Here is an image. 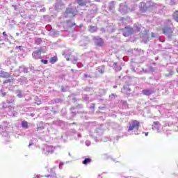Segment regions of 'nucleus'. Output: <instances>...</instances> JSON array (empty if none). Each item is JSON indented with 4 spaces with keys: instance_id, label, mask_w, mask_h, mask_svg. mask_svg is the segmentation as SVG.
I'll use <instances>...</instances> for the list:
<instances>
[{
    "instance_id": "39",
    "label": "nucleus",
    "mask_w": 178,
    "mask_h": 178,
    "mask_svg": "<svg viewBox=\"0 0 178 178\" xmlns=\"http://www.w3.org/2000/svg\"><path fill=\"white\" fill-rule=\"evenodd\" d=\"M5 41H9V39H8V37L5 38Z\"/></svg>"
},
{
    "instance_id": "22",
    "label": "nucleus",
    "mask_w": 178,
    "mask_h": 178,
    "mask_svg": "<svg viewBox=\"0 0 178 178\" xmlns=\"http://www.w3.org/2000/svg\"><path fill=\"white\" fill-rule=\"evenodd\" d=\"M78 3L81 6H84L86 5V0H78Z\"/></svg>"
},
{
    "instance_id": "45",
    "label": "nucleus",
    "mask_w": 178,
    "mask_h": 178,
    "mask_svg": "<svg viewBox=\"0 0 178 178\" xmlns=\"http://www.w3.org/2000/svg\"><path fill=\"white\" fill-rule=\"evenodd\" d=\"M69 156H72V154L70 153H68Z\"/></svg>"
},
{
    "instance_id": "37",
    "label": "nucleus",
    "mask_w": 178,
    "mask_h": 178,
    "mask_svg": "<svg viewBox=\"0 0 178 178\" xmlns=\"http://www.w3.org/2000/svg\"><path fill=\"white\" fill-rule=\"evenodd\" d=\"M31 145H33V141H30V143H29V147H31Z\"/></svg>"
},
{
    "instance_id": "38",
    "label": "nucleus",
    "mask_w": 178,
    "mask_h": 178,
    "mask_svg": "<svg viewBox=\"0 0 178 178\" xmlns=\"http://www.w3.org/2000/svg\"><path fill=\"white\" fill-rule=\"evenodd\" d=\"M152 37L153 38H155V33H152Z\"/></svg>"
},
{
    "instance_id": "17",
    "label": "nucleus",
    "mask_w": 178,
    "mask_h": 178,
    "mask_svg": "<svg viewBox=\"0 0 178 178\" xmlns=\"http://www.w3.org/2000/svg\"><path fill=\"white\" fill-rule=\"evenodd\" d=\"M22 127H24V129H28L29 128V122H27L26 121H23L22 122Z\"/></svg>"
},
{
    "instance_id": "40",
    "label": "nucleus",
    "mask_w": 178,
    "mask_h": 178,
    "mask_svg": "<svg viewBox=\"0 0 178 178\" xmlns=\"http://www.w3.org/2000/svg\"><path fill=\"white\" fill-rule=\"evenodd\" d=\"M60 8H62V1H60Z\"/></svg>"
},
{
    "instance_id": "6",
    "label": "nucleus",
    "mask_w": 178,
    "mask_h": 178,
    "mask_svg": "<svg viewBox=\"0 0 178 178\" xmlns=\"http://www.w3.org/2000/svg\"><path fill=\"white\" fill-rule=\"evenodd\" d=\"M32 56L33 59H40L41 58V49L35 51L32 54Z\"/></svg>"
},
{
    "instance_id": "27",
    "label": "nucleus",
    "mask_w": 178,
    "mask_h": 178,
    "mask_svg": "<svg viewBox=\"0 0 178 178\" xmlns=\"http://www.w3.org/2000/svg\"><path fill=\"white\" fill-rule=\"evenodd\" d=\"M42 63H44V65H47L48 63V60H41Z\"/></svg>"
},
{
    "instance_id": "42",
    "label": "nucleus",
    "mask_w": 178,
    "mask_h": 178,
    "mask_svg": "<svg viewBox=\"0 0 178 178\" xmlns=\"http://www.w3.org/2000/svg\"><path fill=\"white\" fill-rule=\"evenodd\" d=\"M85 77H90V76L87 75L86 74H85Z\"/></svg>"
},
{
    "instance_id": "19",
    "label": "nucleus",
    "mask_w": 178,
    "mask_h": 178,
    "mask_svg": "<svg viewBox=\"0 0 178 178\" xmlns=\"http://www.w3.org/2000/svg\"><path fill=\"white\" fill-rule=\"evenodd\" d=\"M90 163H91V159L90 158H87L83 161V165H88Z\"/></svg>"
},
{
    "instance_id": "48",
    "label": "nucleus",
    "mask_w": 178,
    "mask_h": 178,
    "mask_svg": "<svg viewBox=\"0 0 178 178\" xmlns=\"http://www.w3.org/2000/svg\"><path fill=\"white\" fill-rule=\"evenodd\" d=\"M62 91H65L63 88L62 89Z\"/></svg>"
},
{
    "instance_id": "25",
    "label": "nucleus",
    "mask_w": 178,
    "mask_h": 178,
    "mask_svg": "<svg viewBox=\"0 0 178 178\" xmlns=\"http://www.w3.org/2000/svg\"><path fill=\"white\" fill-rule=\"evenodd\" d=\"M1 76L3 77H9V74H8L7 72H3Z\"/></svg>"
},
{
    "instance_id": "30",
    "label": "nucleus",
    "mask_w": 178,
    "mask_h": 178,
    "mask_svg": "<svg viewBox=\"0 0 178 178\" xmlns=\"http://www.w3.org/2000/svg\"><path fill=\"white\" fill-rule=\"evenodd\" d=\"M72 63L76 64L77 63V58H74L72 60Z\"/></svg>"
},
{
    "instance_id": "47",
    "label": "nucleus",
    "mask_w": 178,
    "mask_h": 178,
    "mask_svg": "<svg viewBox=\"0 0 178 178\" xmlns=\"http://www.w3.org/2000/svg\"><path fill=\"white\" fill-rule=\"evenodd\" d=\"M67 60H70V59H69V58H67Z\"/></svg>"
},
{
    "instance_id": "12",
    "label": "nucleus",
    "mask_w": 178,
    "mask_h": 178,
    "mask_svg": "<svg viewBox=\"0 0 178 178\" xmlns=\"http://www.w3.org/2000/svg\"><path fill=\"white\" fill-rule=\"evenodd\" d=\"M95 42L97 45H102L103 44L102 39L99 38H95Z\"/></svg>"
},
{
    "instance_id": "33",
    "label": "nucleus",
    "mask_w": 178,
    "mask_h": 178,
    "mask_svg": "<svg viewBox=\"0 0 178 178\" xmlns=\"http://www.w3.org/2000/svg\"><path fill=\"white\" fill-rule=\"evenodd\" d=\"M37 105H41V101H38L35 102Z\"/></svg>"
},
{
    "instance_id": "20",
    "label": "nucleus",
    "mask_w": 178,
    "mask_h": 178,
    "mask_svg": "<svg viewBox=\"0 0 178 178\" xmlns=\"http://www.w3.org/2000/svg\"><path fill=\"white\" fill-rule=\"evenodd\" d=\"M56 62H58V58L57 57H52L50 58V63L54 64L56 63Z\"/></svg>"
},
{
    "instance_id": "5",
    "label": "nucleus",
    "mask_w": 178,
    "mask_h": 178,
    "mask_svg": "<svg viewBox=\"0 0 178 178\" xmlns=\"http://www.w3.org/2000/svg\"><path fill=\"white\" fill-rule=\"evenodd\" d=\"M163 33L165 34V35H168L170 38L172 37V34L173 33V29L172 28H164L163 29Z\"/></svg>"
},
{
    "instance_id": "44",
    "label": "nucleus",
    "mask_w": 178,
    "mask_h": 178,
    "mask_svg": "<svg viewBox=\"0 0 178 178\" xmlns=\"http://www.w3.org/2000/svg\"><path fill=\"white\" fill-rule=\"evenodd\" d=\"M31 116H32V118L34 117V114L31 113Z\"/></svg>"
},
{
    "instance_id": "18",
    "label": "nucleus",
    "mask_w": 178,
    "mask_h": 178,
    "mask_svg": "<svg viewBox=\"0 0 178 178\" xmlns=\"http://www.w3.org/2000/svg\"><path fill=\"white\" fill-rule=\"evenodd\" d=\"M134 29H136V31H140V29H141V24H134Z\"/></svg>"
},
{
    "instance_id": "34",
    "label": "nucleus",
    "mask_w": 178,
    "mask_h": 178,
    "mask_svg": "<svg viewBox=\"0 0 178 178\" xmlns=\"http://www.w3.org/2000/svg\"><path fill=\"white\" fill-rule=\"evenodd\" d=\"M4 83H10V79H7L4 81Z\"/></svg>"
},
{
    "instance_id": "43",
    "label": "nucleus",
    "mask_w": 178,
    "mask_h": 178,
    "mask_svg": "<svg viewBox=\"0 0 178 178\" xmlns=\"http://www.w3.org/2000/svg\"><path fill=\"white\" fill-rule=\"evenodd\" d=\"M99 73H102V70H99Z\"/></svg>"
},
{
    "instance_id": "41",
    "label": "nucleus",
    "mask_w": 178,
    "mask_h": 178,
    "mask_svg": "<svg viewBox=\"0 0 178 178\" xmlns=\"http://www.w3.org/2000/svg\"><path fill=\"white\" fill-rule=\"evenodd\" d=\"M172 74H173V72H170V75L172 76Z\"/></svg>"
},
{
    "instance_id": "15",
    "label": "nucleus",
    "mask_w": 178,
    "mask_h": 178,
    "mask_svg": "<svg viewBox=\"0 0 178 178\" xmlns=\"http://www.w3.org/2000/svg\"><path fill=\"white\" fill-rule=\"evenodd\" d=\"M143 94H144V95H151V94H152V90H143Z\"/></svg>"
},
{
    "instance_id": "13",
    "label": "nucleus",
    "mask_w": 178,
    "mask_h": 178,
    "mask_svg": "<svg viewBox=\"0 0 178 178\" xmlns=\"http://www.w3.org/2000/svg\"><path fill=\"white\" fill-rule=\"evenodd\" d=\"M113 66L116 72H120V70H122V67H118V64L116 63H114Z\"/></svg>"
},
{
    "instance_id": "8",
    "label": "nucleus",
    "mask_w": 178,
    "mask_h": 178,
    "mask_svg": "<svg viewBox=\"0 0 178 178\" xmlns=\"http://www.w3.org/2000/svg\"><path fill=\"white\" fill-rule=\"evenodd\" d=\"M67 15L70 16V17H72V16H75L76 15V11L73 8H67L66 10Z\"/></svg>"
},
{
    "instance_id": "21",
    "label": "nucleus",
    "mask_w": 178,
    "mask_h": 178,
    "mask_svg": "<svg viewBox=\"0 0 178 178\" xmlns=\"http://www.w3.org/2000/svg\"><path fill=\"white\" fill-rule=\"evenodd\" d=\"M175 22H178V10L175 11L173 14Z\"/></svg>"
},
{
    "instance_id": "29",
    "label": "nucleus",
    "mask_w": 178,
    "mask_h": 178,
    "mask_svg": "<svg viewBox=\"0 0 178 178\" xmlns=\"http://www.w3.org/2000/svg\"><path fill=\"white\" fill-rule=\"evenodd\" d=\"M86 145H87V147H90V145H91V142L87 140V141L86 142Z\"/></svg>"
},
{
    "instance_id": "11",
    "label": "nucleus",
    "mask_w": 178,
    "mask_h": 178,
    "mask_svg": "<svg viewBox=\"0 0 178 178\" xmlns=\"http://www.w3.org/2000/svg\"><path fill=\"white\" fill-rule=\"evenodd\" d=\"M27 72H29V69L28 68H25L24 66H20L19 67V73H27Z\"/></svg>"
},
{
    "instance_id": "31",
    "label": "nucleus",
    "mask_w": 178,
    "mask_h": 178,
    "mask_svg": "<svg viewBox=\"0 0 178 178\" xmlns=\"http://www.w3.org/2000/svg\"><path fill=\"white\" fill-rule=\"evenodd\" d=\"M0 94H1L2 97H5V95H6V92H2V91H0Z\"/></svg>"
},
{
    "instance_id": "2",
    "label": "nucleus",
    "mask_w": 178,
    "mask_h": 178,
    "mask_svg": "<svg viewBox=\"0 0 178 178\" xmlns=\"http://www.w3.org/2000/svg\"><path fill=\"white\" fill-rule=\"evenodd\" d=\"M54 152H55V147H54L53 146L47 145L44 146V147L43 148L42 153L44 155H49V154H54Z\"/></svg>"
},
{
    "instance_id": "14",
    "label": "nucleus",
    "mask_w": 178,
    "mask_h": 178,
    "mask_svg": "<svg viewBox=\"0 0 178 178\" xmlns=\"http://www.w3.org/2000/svg\"><path fill=\"white\" fill-rule=\"evenodd\" d=\"M88 31L90 33H95L97 31V26H90L88 27Z\"/></svg>"
},
{
    "instance_id": "1",
    "label": "nucleus",
    "mask_w": 178,
    "mask_h": 178,
    "mask_svg": "<svg viewBox=\"0 0 178 178\" xmlns=\"http://www.w3.org/2000/svg\"><path fill=\"white\" fill-rule=\"evenodd\" d=\"M140 127V122L137 120H133L129 123L128 131H133L134 134H140L138 129Z\"/></svg>"
},
{
    "instance_id": "28",
    "label": "nucleus",
    "mask_w": 178,
    "mask_h": 178,
    "mask_svg": "<svg viewBox=\"0 0 178 178\" xmlns=\"http://www.w3.org/2000/svg\"><path fill=\"white\" fill-rule=\"evenodd\" d=\"M63 165H65V163L63 162H60V164H59V168L60 170H62V166H63Z\"/></svg>"
},
{
    "instance_id": "36",
    "label": "nucleus",
    "mask_w": 178,
    "mask_h": 178,
    "mask_svg": "<svg viewBox=\"0 0 178 178\" xmlns=\"http://www.w3.org/2000/svg\"><path fill=\"white\" fill-rule=\"evenodd\" d=\"M3 35H4L5 37H8V35L6 34V32H3Z\"/></svg>"
},
{
    "instance_id": "50",
    "label": "nucleus",
    "mask_w": 178,
    "mask_h": 178,
    "mask_svg": "<svg viewBox=\"0 0 178 178\" xmlns=\"http://www.w3.org/2000/svg\"><path fill=\"white\" fill-rule=\"evenodd\" d=\"M168 77H169V75H166Z\"/></svg>"
},
{
    "instance_id": "7",
    "label": "nucleus",
    "mask_w": 178,
    "mask_h": 178,
    "mask_svg": "<svg viewBox=\"0 0 178 178\" xmlns=\"http://www.w3.org/2000/svg\"><path fill=\"white\" fill-rule=\"evenodd\" d=\"M119 10L122 14L127 13V6H126V4H120Z\"/></svg>"
},
{
    "instance_id": "32",
    "label": "nucleus",
    "mask_w": 178,
    "mask_h": 178,
    "mask_svg": "<svg viewBox=\"0 0 178 178\" xmlns=\"http://www.w3.org/2000/svg\"><path fill=\"white\" fill-rule=\"evenodd\" d=\"M15 48L16 49H22V47L21 46H17Z\"/></svg>"
},
{
    "instance_id": "35",
    "label": "nucleus",
    "mask_w": 178,
    "mask_h": 178,
    "mask_svg": "<svg viewBox=\"0 0 178 178\" xmlns=\"http://www.w3.org/2000/svg\"><path fill=\"white\" fill-rule=\"evenodd\" d=\"M17 95L18 98H22V97L21 93H19V94H18Z\"/></svg>"
},
{
    "instance_id": "24",
    "label": "nucleus",
    "mask_w": 178,
    "mask_h": 178,
    "mask_svg": "<svg viewBox=\"0 0 178 178\" xmlns=\"http://www.w3.org/2000/svg\"><path fill=\"white\" fill-rule=\"evenodd\" d=\"M51 173L52 175H48L47 176V177H54V176H55V168H52L51 170Z\"/></svg>"
},
{
    "instance_id": "4",
    "label": "nucleus",
    "mask_w": 178,
    "mask_h": 178,
    "mask_svg": "<svg viewBox=\"0 0 178 178\" xmlns=\"http://www.w3.org/2000/svg\"><path fill=\"white\" fill-rule=\"evenodd\" d=\"M131 34H133V28L126 26L123 30L124 37H129V35H131Z\"/></svg>"
},
{
    "instance_id": "10",
    "label": "nucleus",
    "mask_w": 178,
    "mask_h": 178,
    "mask_svg": "<svg viewBox=\"0 0 178 178\" xmlns=\"http://www.w3.org/2000/svg\"><path fill=\"white\" fill-rule=\"evenodd\" d=\"M8 109H9V111H8V116H15L16 115L17 113L14 110L13 107L9 106Z\"/></svg>"
},
{
    "instance_id": "53",
    "label": "nucleus",
    "mask_w": 178,
    "mask_h": 178,
    "mask_svg": "<svg viewBox=\"0 0 178 178\" xmlns=\"http://www.w3.org/2000/svg\"><path fill=\"white\" fill-rule=\"evenodd\" d=\"M96 1H99V0H96Z\"/></svg>"
},
{
    "instance_id": "9",
    "label": "nucleus",
    "mask_w": 178,
    "mask_h": 178,
    "mask_svg": "<svg viewBox=\"0 0 178 178\" xmlns=\"http://www.w3.org/2000/svg\"><path fill=\"white\" fill-rule=\"evenodd\" d=\"M153 129L156 130L158 133L161 131V124L159 122H154L153 125Z\"/></svg>"
},
{
    "instance_id": "49",
    "label": "nucleus",
    "mask_w": 178,
    "mask_h": 178,
    "mask_svg": "<svg viewBox=\"0 0 178 178\" xmlns=\"http://www.w3.org/2000/svg\"><path fill=\"white\" fill-rule=\"evenodd\" d=\"M3 108H5V106H4V105H3Z\"/></svg>"
},
{
    "instance_id": "51",
    "label": "nucleus",
    "mask_w": 178,
    "mask_h": 178,
    "mask_svg": "<svg viewBox=\"0 0 178 178\" xmlns=\"http://www.w3.org/2000/svg\"><path fill=\"white\" fill-rule=\"evenodd\" d=\"M79 137H81V135H79Z\"/></svg>"
},
{
    "instance_id": "3",
    "label": "nucleus",
    "mask_w": 178,
    "mask_h": 178,
    "mask_svg": "<svg viewBox=\"0 0 178 178\" xmlns=\"http://www.w3.org/2000/svg\"><path fill=\"white\" fill-rule=\"evenodd\" d=\"M140 5H141L140 8L141 9H143V10H147L148 8H152V6H154V3H152L151 1H149L146 3H141Z\"/></svg>"
},
{
    "instance_id": "26",
    "label": "nucleus",
    "mask_w": 178,
    "mask_h": 178,
    "mask_svg": "<svg viewBox=\"0 0 178 178\" xmlns=\"http://www.w3.org/2000/svg\"><path fill=\"white\" fill-rule=\"evenodd\" d=\"M15 102V100L13 99H11L10 100H7L8 104H13Z\"/></svg>"
},
{
    "instance_id": "23",
    "label": "nucleus",
    "mask_w": 178,
    "mask_h": 178,
    "mask_svg": "<svg viewBox=\"0 0 178 178\" xmlns=\"http://www.w3.org/2000/svg\"><path fill=\"white\" fill-rule=\"evenodd\" d=\"M109 8L111 10H112L113 9H115V1H112L110 3Z\"/></svg>"
},
{
    "instance_id": "46",
    "label": "nucleus",
    "mask_w": 178,
    "mask_h": 178,
    "mask_svg": "<svg viewBox=\"0 0 178 178\" xmlns=\"http://www.w3.org/2000/svg\"><path fill=\"white\" fill-rule=\"evenodd\" d=\"M145 136H148V132L145 133Z\"/></svg>"
},
{
    "instance_id": "52",
    "label": "nucleus",
    "mask_w": 178,
    "mask_h": 178,
    "mask_svg": "<svg viewBox=\"0 0 178 178\" xmlns=\"http://www.w3.org/2000/svg\"><path fill=\"white\" fill-rule=\"evenodd\" d=\"M38 178H40V177H39V176H38Z\"/></svg>"
},
{
    "instance_id": "16",
    "label": "nucleus",
    "mask_w": 178,
    "mask_h": 178,
    "mask_svg": "<svg viewBox=\"0 0 178 178\" xmlns=\"http://www.w3.org/2000/svg\"><path fill=\"white\" fill-rule=\"evenodd\" d=\"M130 91V88H129V86H124L123 87V90H122V92H129Z\"/></svg>"
}]
</instances>
